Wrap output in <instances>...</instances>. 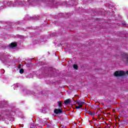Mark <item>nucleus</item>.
I'll list each match as a JSON object with an SVG mask.
<instances>
[{
    "label": "nucleus",
    "mask_w": 128,
    "mask_h": 128,
    "mask_svg": "<svg viewBox=\"0 0 128 128\" xmlns=\"http://www.w3.org/2000/svg\"><path fill=\"white\" fill-rule=\"evenodd\" d=\"M120 56L122 58V60L124 62H125L126 64H128V53H122L120 54Z\"/></svg>",
    "instance_id": "1"
},
{
    "label": "nucleus",
    "mask_w": 128,
    "mask_h": 128,
    "mask_svg": "<svg viewBox=\"0 0 128 128\" xmlns=\"http://www.w3.org/2000/svg\"><path fill=\"white\" fill-rule=\"evenodd\" d=\"M74 102H76V104L78 105V106H76V108L78 109L80 108H82V104H86V100H84L82 102L80 100H74Z\"/></svg>",
    "instance_id": "2"
},
{
    "label": "nucleus",
    "mask_w": 128,
    "mask_h": 128,
    "mask_svg": "<svg viewBox=\"0 0 128 128\" xmlns=\"http://www.w3.org/2000/svg\"><path fill=\"white\" fill-rule=\"evenodd\" d=\"M126 74H128V70L126 72V73L124 72V71L122 70L116 71L114 73V76H123Z\"/></svg>",
    "instance_id": "3"
},
{
    "label": "nucleus",
    "mask_w": 128,
    "mask_h": 128,
    "mask_svg": "<svg viewBox=\"0 0 128 128\" xmlns=\"http://www.w3.org/2000/svg\"><path fill=\"white\" fill-rule=\"evenodd\" d=\"M7 4L8 6H18V4H20V2L18 0H14V3L12 2V1L8 2Z\"/></svg>",
    "instance_id": "4"
},
{
    "label": "nucleus",
    "mask_w": 128,
    "mask_h": 128,
    "mask_svg": "<svg viewBox=\"0 0 128 128\" xmlns=\"http://www.w3.org/2000/svg\"><path fill=\"white\" fill-rule=\"evenodd\" d=\"M63 111L62 108H55L54 110V114H60L62 113Z\"/></svg>",
    "instance_id": "5"
},
{
    "label": "nucleus",
    "mask_w": 128,
    "mask_h": 128,
    "mask_svg": "<svg viewBox=\"0 0 128 128\" xmlns=\"http://www.w3.org/2000/svg\"><path fill=\"white\" fill-rule=\"evenodd\" d=\"M72 102V100L70 98L66 99L64 101V104L68 105L70 104V102Z\"/></svg>",
    "instance_id": "6"
},
{
    "label": "nucleus",
    "mask_w": 128,
    "mask_h": 128,
    "mask_svg": "<svg viewBox=\"0 0 128 128\" xmlns=\"http://www.w3.org/2000/svg\"><path fill=\"white\" fill-rule=\"evenodd\" d=\"M16 46H18V44H16V43H11L10 44V48H16Z\"/></svg>",
    "instance_id": "7"
},
{
    "label": "nucleus",
    "mask_w": 128,
    "mask_h": 128,
    "mask_svg": "<svg viewBox=\"0 0 128 128\" xmlns=\"http://www.w3.org/2000/svg\"><path fill=\"white\" fill-rule=\"evenodd\" d=\"M58 106L60 108H61L62 106V101H58Z\"/></svg>",
    "instance_id": "8"
},
{
    "label": "nucleus",
    "mask_w": 128,
    "mask_h": 128,
    "mask_svg": "<svg viewBox=\"0 0 128 128\" xmlns=\"http://www.w3.org/2000/svg\"><path fill=\"white\" fill-rule=\"evenodd\" d=\"M73 68H74V70H78V66L76 64H74L73 66Z\"/></svg>",
    "instance_id": "9"
},
{
    "label": "nucleus",
    "mask_w": 128,
    "mask_h": 128,
    "mask_svg": "<svg viewBox=\"0 0 128 128\" xmlns=\"http://www.w3.org/2000/svg\"><path fill=\"white\" fill-rule=\"evenodd\" d=\"M24 72V70L23 68H21L20 70V73L22 74Z\"/></svg>",
    "instance_id": "10"
},
{
    "label": "nucleus",
    "mask_w": 128,
    "mask_h": 128,
    "mask_svg": "<svg viewBox=\"0 0 128 128\" xmlns=\"http://www.w3.org/2000/svg\"><path fill=\"white\" fill-rule=\"evenodd\" d=\"M28 2H29L30 4H32V0H27Z\"/></svg>",
    "instance_id": "11"
},
{
    "label": "nucleus",
    "mask_w": 128,
    "mask_h": 128,
    "mask_svg": "<svg viewBox=\"0 0 128 128\" xmlns=\"http://www.w3.org/2000/svg\"><path fill=\"white\" fill-rule=\"evenodd\" d=\"M20 66H22V65L21 64H19L18 68H21Z\"/></svg>",
    "instance_id": "12"
},
{
    "label": "nucleus",
    "mask_w": 128,
    "mask_h": 128,
    "mask_svg": "<svg viewBox=\"0 0 128 128\" xmlns=\"http://www.w3.org/2000/svg\"><path fill=\"white\" fill-rule=\"evenodd\" d=\"M90 116H94V114H92V112H90Z\"/></svg>",
    "instance_id": "13"
},
{
    "label": "nucleus",
    "mask_w": 128,
    "mask_h": 128,
    "mask_svg": "<svg viewBox=\"0 0 128 128\" xmlns=\"http://www.w3.org/2000/svg\"><path fill=\"white\" fill-rule=\"evenodd\" d=\"M123 26H126V24H123Z\"/></svg>",
    "instance_id": "14"
},
{
    "label": "nucleus",
    "mask_w": 128,
    "mask_h": 128,
    "mask_svg": "<svg viewBox=\"0 0 128 128\" xmlns=\"http://www.w3.org/2000/svg\"><path fill=\"white\" fill-rule=\"evenodd\" d=\"M23 4H24L22 3Z\"/></svg>",
    "instance_id": "15"
},
{
    "label": "nucleus",
    "mask_w": 128,
    "mask_h": 128,
    "mask_svg": "<svg viewBox=\"0 0 128 128\" xmlns=\"http://www.w3.org/2000/svg\"><path fill=\"white\" fill-rule=\"evenodd\" d=\"M73 99H74V98H72V100H73Z\"/></svg>",
    "instance_id": "16"
},
{
    "label": "nucleus",
    "mask_w": 128,
    "mask_h": 128,
    "mask_svg": "<svg viewBox=\"0 0 128 128\" xmlns=\"http://www.w3.org/2000/svg\"><path fill=\"white\" fill-rule=\"evenodd\" d=\"M102 104H104V103H102Z\"/></svg>",
    "instance_id": "17"
}]
</instances>
